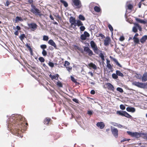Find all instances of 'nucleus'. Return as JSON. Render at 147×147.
Returning <instances> with one entry per match:
<instances>
[{
  "mask_svg": "<svg viewBox=\"0 0 147 147\" xmlns=\"http://www.w3.org/2000/svg\"><path fill=\"white\" fill-rule=\"evenodd\" d=\"M90 44L91 47L95 53L98 54L100 52V51L98 49L97 46L94 41H91Z\"/></svg>",
  "mask_w": 147,
  "mask_h": 147,
  "instance_id": "f257e3e1",
  "label": "nucleus"
},
{
  "mask_svg": "<svg viewBox=\"0 0 147 147\" xmlns=\"http://www.w3.org/2000/svg\"><path fill=\"white\" fill-rule=\"evenodd\" d=\"M132 84L141 88H145L147 85V84L146 83H140L136 81L132 82Z\"/></svg>",
  "mask_w": 147,
  "mask_h": 147,
  "instance_id": "f03ea898",
  "label": "nucleus"
},
{
  "mask_svg": "<svg viewBox=\"0 0 147 147\" xmlns=\"http://www.w3.org/2000/svg\"><path fill=\"white\" fill-rule=\"evenodd\" d=\"M76 21L75 18L72 17H71L69 19V22L71 24L70 26L74 29L76 28Z\"/></svg>",
  "mask_w": 147,
  "mask_h": 147,
  "instance_id": "7ed1b4c3",
  "label": "nucleus"
},
{
  "mask_svg": "<svg viewBox=\"0 0 147 147\" xmlns=\"http://www.w3.org/2000/svg\"><path fill=\"white\" fill-rule=\"evenodd\" d=\"M31 11L35 15H39L40 16L41 15L40 11L37 9L35 6L32 5H31Z\"/></svg>",
  "mask_w": 147,
  "mask_h": 147,
  "instance_id": "20e7f679",
  "label": "nucleus"
},
{
  "mask_svg": "<svg viewBox=\"0 0 147 147\" xmlns=\"http://www.w3.org/2000/svg\"><path fill=\"white\" fill-rule=\"evenodd\" d=\"M134 26L132 28V31L135 33L137 32L138 29H139L140 31L142 30V28L140 25L138 23H134Z\"/></svg>",
  "mask_w": 147,
  "mask_h": 147,
  "instance_id": "39448f33",
  "label": "nucleus"
},
{
  "mask_svg": "<svg viewBox=\"0 0 147 147\" xmlns=\"http://www.w3.org/2000/svg\"><path fill=\"white\" fill-rule=\"evenodd\" d=\"M111 132L113 136L115 138H117L118 137V129L117 128L112 126L111 127Z\"/></svg>",
  "mask_w": 147,
  "mask_h": 147,
  "instance_id": "423d86ee",
  "label": "nucleus"
},
{
  "mask_svg": "<svg viewBox=\"0 0 147 147\" xmlns=\"http://www.w3.org/2000/svg\"><path fill=\"white\" fill-rule=\"evenodd\" d=\"M127 133L130 136L132 137H135L136 138L139 137L140 136V134L137 132H132L130 131H127Z\"/></svg>",
  "mask_w": 147,
  "mask_h": 147,
  "instance_id": "0eeeda50",
  "label": "nucleus"
},
{
  "mask_svg": "<svg viewBox=\"0 0 147 147\" xmlns=\"http://www.w3.org/2000/svg\"><path fill=\"white\" fill-rule=\"evenodd\" d=\"M72 1L74 5L77 8H80L82 6L80 0H72Z\"/></svg>",
  "mask_w": 147,
  "mask_h": 147,
  "instance_id": "6e6552de",
  "label": "nucleus"
},
{
  "mask_svg": "<svg viewBox=\"0 0 147 147\" xmlns=\"http://www.w3.org/2000/svg\"><path fill=\"white\" fill-rule=\"evenodd\" d=\"M28 25L30 28L32 30L34 31L37 28V25L35 23H32L28 24Z\"/></svg>",
  "mask_w": 147,
  "mask_h": 147,
  "instance_id": "1a4fd4ad",
  "label": "nucleus"
},
{
  "mask_svg": "<svg viewBox=\"0 0 147 147\" xmlns=\"http://www.w3.org/2000/svg\"><path fill=\"white\" fill-rule=\"evenodd\" d=\"M84 50L85 51L88 53L89 55L91 56L93 55V52L88 47H84Z\"/></svg>",
  "mask_w": 147,
  "mask_h": 147,
  "instance_id": "9d476101",
  "label": "nucleus"
},
{
  "mask_svg": "<svg viewBox=\"0 0 147 147\" xmlns=\"http://www.w3.org/2000/svg\"><path fill=\"white\" fill-rule=\"evenodd\" d=\"M50 77L51 78V80H53L55 79L57 80L59 77V75L58 74H56L55 75H52L51 74H50L49 75Z\"/></svg>",
  "mask_w": 147,
  "mask_h": 147,
  "instance_id": "9b49d317",
  "label": "nucleus"
},
{
  "mask_svg": "<svg viewBox=\"0 0 147 147\" xmlns=\"http://www.w3.org/2000/svg\"><path fill=\"white\" fill-rule=\"evenodd\" d=\"M106 85L107 86L108 88L112 91H114L115 88L113 86L109 83H108L106 84Z\"/></svg>",
  "mask_w": 147,
  "mask_h": 147,
  "instance_id": "f8f14e48",
  "label": "nucleus"
},
{
  "mask_svg": "<svg viewBox=\"0 0 147 147\" xmlns=\"http://www.w3.org/2000/svg\"><path fill=\"white\" fill-rule=\"evenodd\" d=\"M126 110L128 112H131L134 113L135 111L136 110L134 108L131 107H127L126 109Z\"/></svg>",
  "mask_w": 147,
  "mask_h": 147,
  "instance_id": "ddd939ff",
  "label": "nucleus"
},
{
  "mask_svg": "<svg viewBox=\"0 0 147 147\" xmlns=\"http://www.w3.org/2000/svg\"><path fill=\"white\" fill-rule=\"evenodd\" d=\"M96 125L98 127L101 129L103 128L105 126L104 123L102 122L98 123L96 124Z\"/></svg>",
  "mask_w": 147,
  "mask_h": 147,
  "instance_id": "4468645a",
  "label": "nucleus"
},
{
  "mask_svg": "<svg viewBox=\"0 0 147 147\" xmlns=\"http://www.w3.org/2000/svg\"><path fill=\"white\" fill-rule=\"evenodd\" d=\"M48 43L49 44L53 46L54 48H56L57 46L55 42L52 40L50 39L49 40L48 42Z\"/></svg>",
  "mask_w": 147,
  "mask_h": 147,
  "instance_id": "2eb2a0df",
  "label": "nucleus"
},
{
  "mask_svg": "<svg viewBox=\"0 0 147 147\" xmlns=\"http://www.w3.org/2000/svg\"><path fill=\"white\" fill-rule=\"evenodd\" d=\"M142 82H145L147 81V73L145 72L144 74L142 76Z\"/></svg>",
  "mask_w": 147,
  "mask_h": 147,
  "instance_id": "dca6fc26",
  "label": "nucleus"
},
{
  "mask_svg": "<svg viewBox=\"0 0 147 147\" xmlns=\"http://www.w3.org/2000/svg\"><path fill=\"white\" fill-rule=\"evenodd\" d=\"M106 60L107 67L110 69H111L112 68V67L110 63V61L108 60L107 59H106Z\"/></svg>",
  "mask_w": 147,
  "mask_h": 147,
  "instance_id": "f3484780",
  "label": "nucleus"
},
{
  "mask_svg": "<svg viewBox=\"0 0 147 147\" xmlns=\"http://www.w3.org/2000/svg\"><path fill=\"white\" fill-rule=\"evenodd\" d=\"M110 41V38H106L104 40V44L105 46L109 45Z\"/></svg>",
  "mask_w": 147,
  "mask_h": 147,
  "instance_id": "a211bd4d",
  "label": "nucleus"
},
{
  "mask_svg": "<svg viewBox=\"0 0 147 147\" xmlns=\"http://www.w3.org/2000/svg\"><path fill=\"white\" fill-rule=\"evenodd\" d=\"M88 66H89L90 67H91L93 69H97V67L96 65L94 64L93 63H89L88 64Z\"/></svg>",
  "mask_w": 147,
  "mask_h": 147,
  "instance_id": "6ab92c4d",
  "label": "nucleus"
},
{
  "mask_svg": "<svg viewBox=\"0 0 147 147\" xmlns=\"http://www.w3.org/2000/svg\"><path fill=\"white\" fill-rule=\"evenodd\" d=\"M147 39V36L144 35L140 40V42L142 44L144 43Z\"/></svg>",
  "mask_w": 147,
  "mask_h": 147,
  "instance_id": "aec40b11",
  "label": "nucleus"
},
{
  "mask_svg": "<svg viewBox=\"0 0 147 147\" xmlns=\"http://www.w3.org/2000/svg\"><path fill=\"white\" fill-rule=\"evenodd\" d=\"M116 74H117V76H118L121 77H123L124 76L123 74L119 70H116Z\"/></svg>",
  "mask_w": 147,
  "mask_h": 147,
  "instance_id": "412c9836",
  "label": "nucleus"
},
{
  "mask_svg": "<svg viewBox=\"0 0 147 147\" xmlns=\"http://www.w3.org/2000/svg\"><path fill=\"white\" fill-rule=\"evenodd\" d=\"M76 26H80L83 25L82 23L79 20L76 21Z\"/></svg>",
  "mask_w": 147,
  "mask_h": 147,
  "instance_id": "4be33fe9",
  "label": "nucleus"
},
{
  "mask_svg": "<svg viewBox=\"0 0 147 147\" xmlns=\"http://www.w3.org/2000/svg\"><path fill=\"white\" fill-rule=\"evenodd\" d=\"M135 19L139 23L143 24H145V22L144 20H142L138 18H136Z\"/></svg>",
  "mask_w": 147,
  "mask_h": 147,
  "instance_id": "5701e85b",
  "label": "nucleus"
},
{
  "mask_svg": "<svg viewBox=\"0 0 147 147\" xmlns=\"http://www.w3.org/2000/svg\"><path fill=\"white\" fill-rule=\"evenodd\" d=\"M125 112V111H118L117 112V113L120 115L124 116Z\"/></svg>",
  "mask_w": 147,
  "mask_h": 147,
  "instance_id": "b1692460",
  "label": "nucleus"
},
{
  "mask_svg": "<svg viewBox=\"0 0 147 147\" xmlns=\"http://www.w3.org/2000/svg\"><path fill=\"white\" fill-rule=\"evenodd\" d=\"M94 11L97 12H99L100 11V9L99 7L96 6L94 8Z\"/></svg>",
  "mask_w": 147,
  "mask_h": 147,
  "instance_id": "393cba45",
  "label": "nucleus"
},
{
  "mask_svg": "<svg viewBox=\"0 0 147 147\" xmlns=\"http://www.w3.org/2000/svg\"><path fill=\"white\" fill-rule=\"evenodd\" d=\"M133 39L134 40V42L136 43H139V40L138 38L135 37V36H134Z\"/></svg>",
  "mask_w": 147,
  "mask_h": 147,
  "instance_id": "a878e982",
  "label": "nucleus"
},
{
  "mask_svg": "<svg viewBox=\"0 0 147 147\" xmlns=\"http://www.w3.org/2000/svg\"><path fill=\"white\" fill-rule=\"evenodd\" d=\"M124 116L125 117L128 118H129L131 119L132 118L131 116L129 115L128 113L126 112H125V114L124 115Z\"/></svg>",
  "mask_w": 147,
  "mask_h": 147,
  "instance_id": "bb28decb",
  "label": "nucleus"
},
{
  "mask_svg": "<svg viewBox=\"0 0 147 147\" xmlns=\"http://www.w3.org/2000/svg\"><path fill=\"white\" fill-rule=\"evenodd\" d=\"M15 21L16 22H18L19 21H23V20L21 17L17 16L16 18Z\"/></svg>",
  "mask_w": 147,
  "mask_h": 147,
  "instance_id": "cd10ccee",
  "label": "nucleus"
},
{
  "mask_svg": "<svg viewBox=\"0 0 147 147\" xmlns=\"http://www.w3.org/2000/svg\"><path fill=\"white\" fill-rule=\"evenodd\" d=\"M61 3H62L63 4L65 7H67L68 6V5L67 3L65 1L63 0H61Z\"/></svg>",
  "mask_w": 147,
  "mask_h": 147,
  "instance_id": "c85d7f7f",
  "label": "nucleus"
},
{
  "mask_svg": "<svg viewBox=\"0 0 147 147\" xmlns=\"http://www.w3.org/2000/svg\"><path fill=\"white\" fill-rule=\"evenodd\" d=\"M113 60L116 63V65H117L118 66L121 67V66L120 64L118 62L117 60L115 58H113Z\"/></svg>",
  "mask_w": 147,
  "mask_h": 147,
  "instance_id": "c756f323",
  "label": "nucleus"
},
{
  "mask_svg": "<svg viewBox=\"0 0 147 147\" xmlns=\"http://www.w3.org/2000/svg\"><path fill=\"white\" fill-rule=\"evenodd\" d=\"M50 119H45L44 121V123L46 124H49V123L50 121Z\"/></svg>",
  "mask_w": 147,
  "mask_h": 147,
  "instance_id": "7c9ffc66",
  "label": "nucleus"
},
{
  "mask_svg": "<svg viewBox=\"0 0 147 147\" xmlns=\"http://www.w3.org/2000/svg\"><path fill=\"white\" fill-rule=\"evenodd\" d=\"M79 18L80 20L83 21L84 20H85L84 17L81 15H80L79 16Z\"/></svg>",
  "mask_w": 147,
  "mask_h": 147,
  "instance_id": "2f4dec72",
  "label": "nucleus"
},
{
  "mask_svg": "<svg viewBox=\"0 0 147 147\" xmlns=\"http://www.w3.org/2000/svg\"><path fill=\"white\" fill-rule=\"evenodd\" d=\"M135 77L138 79H140L141 78L142 76L140 74H136L135 75Z\"/></svg>",
  "mask_w": 147,
  "mask_h": 147,
  "instance_id": "473e14b6",
  "label": "nucleus"
},
{
  "mask_svg": "<svg viewBox=\"0 0 147 147\" xmlns=\"http://www.w3.org/2000/svg\"><path fill=\"white\" fill-rule=\"evenodd\" d=\"M112 77L114 79H117V78L118 77V76L116 73V74H114V73L113 74H112Z\"/></svg>",
  "mask_w": 147,
  "mask_h": 147,
  "instance_id": "72a5a7b5",
  "label": "nucleus"
},
{
  "mask_svg": "<svg viewBox=\"0 0 147 147\" xmlns=\"http://www.w3.org/2000/svg\"><path fill=\"white\" fill-rule=\"evenodd\" d=\"M43 39L44 40L47 41L49 39V37L47 36L44 35L43 36Z\"/></svg>",
  "mask_w": 147,
  "mask_h": 147,
  "instance_id": "f704fd0d",
  "label": "nucleus"
},
{
  "mask_svg": "<svg viewBox=\"0 0 147 147\" xmlns=\"http://www.w3.org/2000/svg\"><path fill=\"white\" fill-rule=\"evenodd\" d=\"M81 39L82 40H85L86 38V37L85 36L84 34H82L80 37Z\"/></svg>",
  "mask_w": 147,
  "mask_h": 147,
  "instance_id": "c9c22d12",
  "label": "nucleus"
},
{
  "mask_svg": "<svg viewBox=\"0 0 147 147\" xmlns=\"http://www.w3.org/2000/svg\"><path fill=\"white\" fill-rule=\"evenodd\" d=\"M99 56L102 61H104L105 60L104 55L102 53H100Z\"/></svg>",
  "mask_w": 147,
  "mask_h": 147,
  "instance_id": "e433bc0d",
  "label": "nucleus"
},
{
  "mask_svg": "<svg viewBox=\"0 0 147 147\" xmlns=\"http://www.w3.org/2000/svg\"><path fill=\"white\" fill-rule=\"evenodd\" d=\"M108 26L110 31L111 32H112L113 30V29L111 25L110 24H109L108 25Z\"/></svg>",
  "mask_w": 147,
  "mask_h": 147,
  "instance_id": "4c0bfd02",
  "label": "nucleus"
},
{
  "mask_svg": "<svg viewBox=\"0 0 147 147\" xmlns=\"http://www.w3.org/2000/svg\"><path fill=\"white\" fill-rule=\"evenodd\" d=\"M25 35L24 34H23L20 36V38L21 40H22L24 38H25Z\"/></svg>",
  "mask_w": 147,
  "mask_h": 147,
  "instance_id": "58836bf2",
  "label": "nucleus"
},
{
  "mask_svg": "<svg viewBox=\"0 0 147 147\" xmlns=\"http://www.w3.org/2000/svg\"><path fill=\"white\" fill-rule=\"evenodd\" d=\"M117 91L119 92H120L122 93L123 92V90L121 88L118 87L117 88Z\"/></svg>",
  "mask_w": 147,
  "mask_h": 147,
  "instance_id": "ea45409f",
  "label": "nucleus"
},
{
  "mask_svg": "<svg viewBox=\"0 0 147 147\" xmlns=\"http://www.w3.org/2000/svg\"><path fill=\"white\" fill-rule=\"evenodd\" d=\"M80 29L81 31H84L85 29V27L83 26H82V25L80 27Z\"/></svg>",
  "mask_w": 147,
  "mask_h": 147,
  "instance_id": "a19ab883",
  "label": "nucleus"
},
{
  "mask_svg": "<svg viewBox=\"0 0 147 147\" xmlns=\"http://www.w3.org/2000/svg\"><path fill=\"white\" fill-rule=\"evenodd\" d=\"M41 62H44L45 60L42 57H40L38 59Z\"/></svg>",
  "mask_w": 147,
  "mask_h": 147,
  "instance_id": "79ce46f5",
  "label": "nucleus"
},
{
  "mask_svg": "<svg viewBox=\"0 0 147 147\" xmlns=\"http://www.w3.org/2000/svg\"><path fill=\"white\" fill-rule=\"evenodd\" d=\"M42 54L44 56H46L47 55L46 51L44 49H43L42 52Z\"/></svg>",
  "mask_w": 147,
  "mask_h": 147,
  "instance_id": "37998d69",
  "label": "nucleus"
},
{
  "mask_svg": "<svg viewBox=\"0 0 147 147\" xmlns=\"http://www.w3.org/2000/svg\"><path fill=\"white\" fill-rule=\"evenodd\" d=\"M57 85L60 87H62V84L61 82L59 81H58L57 83Z\"/></svg>",
  "mask_w": 147,
  "mask_h": 147,
  "instance_id": "c03bdc74",
  "label": "nucleus"
},
{
  "mask_svg": "<svg viewBox=\"0 0 147 147\" xmlns=\"http://www.w3.org/2000/svg\"><path fill=\"white\" fill-rule=\"evenodd\" d=\"M47 46L46 45H40V47L41 49H44L47 48Z\"/></svg>",
  "mask_w": 147,
  "mask_h": 147,
  "instance_id": "a18cd8bd",
  "label": "nucleus"
},
{
  "mask_svg": "<svg viewBox=\"0 0 147 147\" xmlns=\"http://www.w3.org/2000/svg\"><path fill=\"white\" fill-rule=\"evenodd\" d=\"M84 34L85 35V36L86 37V38L87 37H89L90 36L89 34L86 31L84 32Z\"/></svg>",
  "mask_w": 147,
  "mask_h": 147,
  "instance_id": "49530a36",
  "label": "nucleus"
},
{
  "mask_svg": "<svg viewBox=\"0 0 147 147\" xmlns=\"http://www.w3.org/2000/svg\"><path fill=\"white\" fill-rule=\"evenodd\" d=\"M120 108L122 110H124L125 108V107L123 105H120Z\"/></svg>",
  "mask_w": 147,
  "mask_h": 147,
  "instance_id": "de8ad7c7",
  "label": "nucleus"
},
{
  "mask_svg": "<svg viewBox=\"0 0 147 147\" xmlns=\"http://www.w3.org/2000/svg\"><path fill=\"white\" fill-rule=\"evenodd\" d=\"M49 66L51 67H53L54 66V64L53 63L49 62Z\"/></svg>",
  "mask_w": 147,
  "mask_h": 147,
  "instance_id": "09e8293b",
  "label": "nucleus"
},
{
  "mask_svg": "<svg viewBox=\"0 0 147 147\" xmlns=\"http://www.w3.org/2000/svg\"><path fill=\"white\" fill-rule=\"evenodd\" d=\"M128 8L129 9H131L133 7V6L131 4L127 6Z\"/></svg>",
  "mask_w": 147,
  "mask_h": 147,
  "instance_id": "8fccbe9b",
  "label": "nucleus"
},
{
  "mask_svg": "<svg viewBox=\"0 0 147 147\" xmlns=\"http://www.w3.org/2000/svg\"><path fill=\"white\" fill-rule=\"evenodd\" d=\"M143 135L144 138L147 140V134H143Z\"/></svg>",
  "mask_w": 147,
  "mask_h": 147,
  "instance_id": "3c124183",
  "label": "nucleus"
},
{
  "mask_svg": "<svg viewBox=\"0 0 147 147\" xmlns=\"http://www.w3.org/2000/svg\"><path fill=\"white\" fill-rule=\"evenodd\" d=\"M119 123H112L111 124L112 125L114 126L117 127Z\"/></svg>",
  "mask_w": 147,
  "mask_h": 147,
  "instance_id": "603ef678",
  "label": "nucleus"
},
{
  "mask_svg": "<svg viewBox=\"0 0 147 147\" xmlns=\"http://www.w3.org/2000/svg\"><path fill=\"white\" fill-rule=\"evenodd\" d=\"M70 64L67 61H65V64H64V66H66V65H68Z\"/></svg>",
  "mask_w": 147,
  "mask_h": 147,
  "instance_id": "864d4df0",
  "label": "nucleus"
},
{
  "mask_svg": "<svg viewBox=\"0 0 147 147\" xmlns=\"http://www.w3.org/2000/svg\"><path fill=\"white\" fill-rule=\"evenodd\" d=\"M71 80L73 82H76V80H75L74 78L72 76H71Z\"/></svg>",
  "mask_w": 147,
  "mask_h": 147,
  "instance_id": "5fc2aeb1",
  "label": "nucleus"
},
{
  "mask_svg": "<svg viewBox=\"0 0 147 147\" xmlns=\"http://www.w3.org/2000/svg\"><path fill=\"white\" fill-rule=\"evenodd\" d=\"M124 40V38L123 36H121L119 38V40L120 41H123Z\"/></svg>",
  "mask_w": 147,
  "mask_h": 147,
  "instance_id": "6e6d98bb",
  "label": "nucleus"
},
{
  "mask_svg": "<svg viewBox=\"0 0 147 147\" xmlns=\"http://www.w3.org/2000/svg\"><path fill=\"white\" fill-rule=\"evenodd\" d=\"M66 68L67 70L69 71H71L72 69V67H66Z\"/></svg>",
  "mask_w": 147,
  "mask_h": 147,
  "instance_id": "4d7b16f0",
  "label": "nucleus"
},
{
  "mask_svg": "<svg viewBox=\"0 0 147 147\" xmlns=\"http://www.w3.org/2000/svg\"><path fill=\"white\" fill-rule=\"evenodd\" d=\"M88 114L90 115H91L92 114V112L91 111H88Z\"/></svg>",
  "mask_w": 147,
  "mask_h": 147,
  "instance_id": "13d9d810",
  "label": "nucleus"
},
{
  "mask_svg": "<svg viewBox=\"0 0 147 147\" xmlns=\"http://www.w3.org/2000/svg\"><path fill=\"white\" fill-rule=\"evenodd\" d=\"M73 100L74 102L77 103H78V100L76 99V98L73 99Z\"/></svg>",
  "mask_w": 147,
  "mask_h": 147,
  "instance_id": "bf43d9fd",
  "label": "nucleus"
},
{
  "mask_svg": "<svg viewBox=\"0 0 147 147\" xmlns=\"http://www.w3.org/2000/svg\"><path fill=\"white\" fill-rule=\"evenodd\" d=\"M90 93L91 94H94L95 93L94 90H92L90 92Z\"/></svg>",
  "mask_w": 147,
  "mask_h": 147,
  "instance_id": "052dcab7",
  "label": "nucleus"
},
{
  "mask_svg": "<svg viewBox=\"0 0 147 147\" xmlns=\"http://www.w3.org/2000/svg\"><path fill=\"white\" fill-rule=\"evenodd\" d=\"M123 127V125H121L119 124H118V125L117 127H118L119 128H121Z\"/></svg>",
  "mask_w": 147,
  "mask_h": 147,
  "instance_id": "680f3d73",
  "label": "nucleus"
},
{
  "mask_svg": "<svg viewBox=\"0 0 147 147\" xmlns=\"http://www.w3.org/2000/svg\"><path fill=\"white\" fill-rule=\"evenodd\" d=\"M18 34H19V32L18 31H16L14 33V34L16 35H18Z\"/></svg>",
  "mask_w": 147,
  "mask_h": 147,
  "instance_id": "e2e57ef3",
  "label": "nucleus"
},
{
  "mask_svg": "<svg viewBox=\"0 0 147 147\" xmlns=\"http://www.w3.org/2000/svg\"><path fill=\"white\" fill-rule=\"evenodd\" d=\"M16 29L18 30H20V28L19 26H16Z\"/></svg>",
  "mask_w": 147,
  "mask_h": 147,
  "instance_id": "0e129e2a",
  "label": "nucleus"
},
{
  "mask_svg": "<svg viewBox=\"0 0 147 147\" xmlns=\"http://www.w3.org/2000/svg\"><path fill=\"white\" fill-rule=\"evenodd\" d=\"M125 141H126V139L124 138L121 141V142H125Z\"/></svg>",
  "mask_w": 147,
  "mask_h": 147,
  "instance_id": "69168bd1",
  "label": "nucleus"
},
{
  "mask_svg": "<svg viewBox=\"0 0 147 147\" xmlns=\"http://www.w3.org/2000/svg\"><path fill=\"white\" fill-rule=\"evenodd\" d=\"M50 18L52 20H54V18H53V17L51 15H50Z\"/></svg>",
  "mask_w": 147,
  "mask_h": 147,
  "instance_id": "338daca9",
  "label": "nucleus"
},
{
  "mask_svg": "<svg viewBox=\"0 0 147 147\" xmlns=\"http://www.w3.org/2000/svg\"><path fill=\"white\" fill-rule=\"evenodd\" d=\"M33 0H28V2L30 3H31L33 2Z\"/></svg>",
  "mask_w": 147,
  "mask_h": 147,
  "instance_id": "774afa93",
  "label": "nucleus"
}]
</instances>
